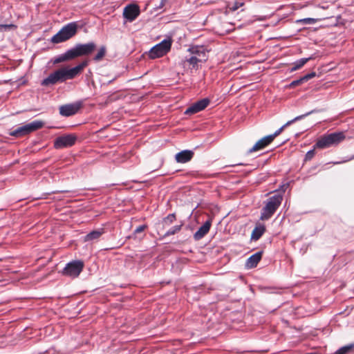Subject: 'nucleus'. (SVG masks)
<instances>
[{
    "label": "nucleus",
    "instance_id": "32",
    "mask_svg": "<svg viewBox=\"0 0 354 354\" xmlns=\"http://www.w3.org/2000/svg\"><path fill=\"white\" fill-rule=\"evenodd\" d=\"M317 21H318L317 19L308 17V18H304V19L298 20L297 22L301 23L304 24H314Z\"/></svg>",
    "mask_w": 354,
    "mask_h": 354
},
{
    "label": "nucleus",
    "instance_id": "38",
    "mask_svg": "<svg viewBox=\"0 0 354 354\" xmlns=\"http://www.w3.org/2000/svg\"><path fill=\"white\" fill-rule=\"evenodd\" d=\"M306 354H317V353L315 352H312V353H307Z\"/></svg>",
    "mask_w": 354,
    "mask_h": 354
},
{
    "label": "nucleus",
    "instance_id": "11",
    "mask_svg": "<svg viewBox=\"0 0 354 354\" xmlns=\"http://www.w3.org/2000/svg\"><path fill=\"white\" fill-rule=\"evenodd\" d=\"M209 100L208 98H203L192 104L186 109L185 113L191 115L198 113L204 110L209 105Z\"/></svg>",
    "mask_w": 354,
    "mask_h": 354
},
{
    "label": "nucleus",
    "instance_id": "15",
    "mask_svg": "<svg viewBox=\"0 0 354 354\" xmlns=\"http://www.w3.org/2000/svg\"><path fill=\"white\" fill-rule=\"evenodd\" d=\"M194 155L193 151L185 149L177 153L175 156V160L178 163H186L192 159Z\"/></svg>",
    "mask_w": 354,
    "mask_h": 354
},
{
    "label": "nucleus",
    "instance_id": "8",
    "mask_svg": "<svg viewBox=\"0 0 354 354\" xmlns=\"http://www.w3.org/2000/svg\"><path fill=\"white\" fill-rule=\"evenodd\" d=\"M77 140L74 134H65L57 137L54 141V147L57 149L72 147Z\"/></svg>",
    "mask_w": 354,
    "mask_h": 354
},
{
    "label": "nucleus",
    "instance_id": "27",
    "mask_svg": "<svg viewBox=\"0 0 354 354\" xmlns=\"http://www.w3.org/2000/svg\"><path fill=\"white\" fill-rule=\"evenodd\" d=\"M351 352H354V344L344 346L337 350L333 354H346Z\"/></svg>",
    "mask_w": 354,
    "mask_h": 354
},
{
    "label": "nucleus",
    "instance_id": "17",
    "mask_svg": "<svg viewBox=\"0 0 354 354\" xmlns=\"http://www.w3.org/2000/svg\"><path fill=\"white\" fill-rule=\"evenodd\" d=\"M57 82H62V79L58 69L51 73L46 78L44 79L41 84L44 86H48L54 85Z\"/></svg>",
    "mask_w": 354,
    "mask_h": 354
},
{
    "label": "nucleus",
    "instance_id": "19",
    "mask_svg": "<svg viewBox=\"0 0 354 354\" xmlns=\"http://www.w3.org/2000/svg\"><path fill=\"white\" fill-rule=\"evenodd\" d=\"M263 252L259 251L251 255L246 261L245 266L247 268H253L257 267L262 258Z\"/></svg>",
    "mask_w": 354,
    "mask_h": 354
},
{
    "label": "nucleus",
    "instance_id": "29",
    "mask_svg": "<svg viewBox=\"0 0 354 354\" xmlns=\"http://www.w3.org/2000/svg\"><path fill=\"white\" fill-rule=\"evenodd\" d=\"M176 220V214L174 213L169 214L162 220L163 225H169Z\"/></svg>",
    "mask_w": 354,
    "mask_h": 354
},
{
    "label": "nucleus",
    "instance_id": "21",
    "mask_svg": "<svg viewBox=\"0 0 354 354\" xmlns=\"http://www.w3.org/2000/svg\"><path fill=\"white\" fill-rule=\"evenodd\" d=\"M43 126H44V122L40 120H35L30 123L26 124L25 127H26L27 135L42 128Z\"/></svg>",
    "mask_w": 354,
    "mask_h": 354
},
{
    "label": "nucleus",
    "instance_id": "22",
    "mask_svg": "<svg viewBox=\"0 0 354 354\" xmlns=\"http://www.w3.org/2000/svg\"><path fill=\"white\" fill-rule=\"evenodd\" d=\"M104 233V230L103 228L91 231L84 236V241L97 240Z\"/></svg>",
    "mask_w": 354,
    "mask_h": 354
},
{
    "label": "nucleus",
    "instance_id": "36",
    "mask_svg": "<svg viewBox=\"0 0 354 354\" xmlns=\"http://www.w3.org/2000/svg\"><path fill=\"white\" fill-rule=\"evenodd\" d=\"M314 156H315L314 149L308 151L305 156V160H311L314 157Z\"/></svg>",
    "mask_w": 354,
    "mask_h": 354
},
{
    "label": "nucleus",
    "instance_id": "1",
    "mask_svg": "<svg viewBox=\"0 0 354 354\" xmlns=\"http://www.w3.org/2000/svg\"><path fill=\"white\" fill-rule=\"evenodd\" d=\"M346 138L342 131L333 132L322 136L316 142L315 147L318 149L328 148L337 145Z\"/></svg>",
    "mask_w": 354,
    "mask_h": 354
},
{
    "label": "nucleus",
    "instance_id": "3",
    "mask_svg": "<svg viewBox=\"0 0 354 354\" xmlns=\"http://www.w3.org/2000/svg\"><path fill=\"white\" fill-rule=\"evenodd\" d=\"M77 29L78 26L77 22L68 23L63 26L62 29L51 38L50 41L53 44L64 42L75 36L77 32Z\"/></svg>",
    "mask_w": 354,
    "mask_h": 354
},
{
    "label": "nucleus",
    "instance_id": "4",
    "mask_svg": "<svg viewBox=\"0 0 354 354\" xmlns=\"http://www.w3.org/2000/svg\"><path fill=\"white\" fill-rule=\"evenodd\" d=\"M88 64V62L85 60L71 68H68L67 67H62L59 68L58 71L62 79V82H64L68 80L74 79L82 73L83 69L87 66Z\"/></svg>",
    "mask_w": 354,
    "mask_h": 354
},
{
    "label": "nucleus",
    "instance_id": "31",
    "mask_svg": "<svg viewBox=\"0 0 354 354\" xmlns=\"http://www.w3.org/2000/svg\"><path fill=\"white\" fill-rule=\"evenodd\" d=\"M185 62H187L190 65H192L194 68L197 66L198 62H201V61H200V58H197L196 56H194V55H192L189 58H186Z\"/></svg>",
    "mask_w": 354,
    "mask_h": 354
},
{
    "label": "nucleus",
    "instance_id": "6",
    "mask_svg": "<svg viewBox=\"0 0 354 354\" xmlns=\"http://www.w3.org/2000/svg\"><path fill=\"white\" fill-rule=\"evenodd\" d=\"M84 263L80 260H75L68 263L62 271L64 276L71 278L77 277L84 268Z\"/></svg>",
    "mask_w": 354,
    "mask_h": 354
},
{
    "label": "nucleus",
    "instance_id": "14",
    "mask_svg": "<svg viewBox=\"0 0 354 354\" xmlns=\"http://www.w3.org/2000/svg\"><path fill=\"white\" fill-rule=\"evenodd\" d=\"M313 112H314V111H311L305 114L297 116L295 118H293L292 120L288 121L285 124H283L281 127H280L278 130H277L273 134L269 135V136H271V140L273 141V140L277 136H278L286 127L291 125L292 124H293L294 122H295L297 121H299V120L304 118L305 117L309 115L310 114H311Z\"/></svg>",
    "mask_w": 354,
    "mask_h": 354
},
{
    "label": "nucleus",
    "instance_id": "13",
    "mask_svg": "<svg viewBox=\"0 0 354 354\" xmlns=\"http://www.w3.org/2000/svg\"><path fill=\"white\" fill-rule=\"evenodd\" d=\"M313 112H314V111H311L305 114L297 116L295 118H293L292 120L288 121L285 124H283L281 127H280L278 130H277L273 134L269 135V136H271V140L273 141V140L277 136H278L286 127L291 125L292 124H293L294 122H295L297 121H299V120L304 118L305 117L309 115L310 114H311Z\"/></svg>",
    "mask_w": 354,
    "mask_h": 354
},
{
    "label": "nucleus",
    "instance_id": "34",
    "mask_svg": "<svg viewBox=\"0 0 354 354\" xmlns=\"http://www.w3.org/2000/svg\"><path fill=\"white\" fill-rule=\"evenodd\" d=\"M244 5L243 2H234L233 6L230 8L232 11H235L238 10L239 8L242 7Z\"/></svg>",
    "mask_w": 354,
    "mask_h": 354
},
{
    "label": "nucleus",
    "instance_id": "5",
    "mask_svg": "<svg viewBox=\"0 0 354 354\" xmlns=\"http://www.w3.org/2000/svg\"><path fill=\"white\" fill-rule=\"evenodd\" d=\"M171 46V40L165 39L151 48L149 52V56L151 59L161 57L170 50Z\"/></svg>",
    "mask_w": 354,
    "mask_h": 354
},
{
    "label": "nucleus",
    "instance_id": "20",
    "mask_svg": "<svg viewBox=\"0 0 354 354\" xmlns=\"http://www.w3.org/2000/svg\"><path fill=\"white\" fill-rule=\"evenodd\" d=\"M265 225L261 223H257L252 232L251 239L253 241L259 240L261 237V236L265 233Z\"/></svg>",
    "mask_w": 354,
    "mask_h": 354
},
{
    "label": "nucleus",
    "instance_id": "30",
    "mask_svg": "<svg viewBox=\"0 0 354 354\" xmlns=\"http://www.w3.org/2000/svg\"><path fill=\"white\" fill-rule=\"evenodd\" d=\"M181 227H182V225H174V226L171 227L165 234V236H169L174 235V234H176L181 230Z\"/></svg>",
    "mask_w": 354,
    "mask_h": 354
},
{
    "label": "nucleus",
    "instance_id": "9",
    "mask_svg": "<svg viewBox=\"0 0 354 354\" xmlns=\"http://www.w3.org/2000/svg\"><path fill=\"white\" fill-rule=\"evenodd\" d=\"M82 106L81 101L66 104L59 106V114L64 117H70L76 114Z\"/></svg>",
    "mask_w": 354,
    "mask_h": 354
},
{
    "label": "nucleus",
    "instance_id": "26",
    "mask_svg": "<svg viewBox=\"0 0 354 354\" xmlns=\"http://www.w3.org/2000/svg\"><path fill=\"white\" fill-rule=\"evenodd\" d=\"M10 135L17 138L27 135L25 124L10 132Z\"/></svg>",
    "mask_w": 354,
    "mask_h": 354
},
{
    "label": "nucleus",
    "instance_id": "16",
    "mask_svg": "<svg viewBox=\"0 0 354 354\" xmlns=\"http://www.w3.org/2000/svg\"><path fill=\"white\" fill-rule=\"evenodd\" d=\"M212 225V221L209 219L206 221L203 225H201L198 230L194 233V239L196 241L203 239L209 231Z\"/></svg>",
    "mask_w": 354,
    "mask_h": 354
},
{
    "label": "nucleus",
    "instance_id": "33",
    "mask_svg": "<svg viewBox=\"0 0 354 354\" xmlns=\"http://www.w3.org/2000/svg\"><path fill=\"white\" fill-rule=\"evenodd\" d=\"M147 228V225H139L134 230V234H138V233H141L143 231H145V230H146Z\"/></svg>",
    "mask_w": 354,
    "mask_h": 354
},
{
    "label": "nucleus",
    "instance_id": "23",
    "mask_svg": "<svg viewBox=\"0 0 354 354\" xmlns=\"http://www.w3.org/2000/svg\"><path fill=\"white\" fill-rule=\"evenodd\" d=\"M73 59L74 58L72 55L71 50V49H68L64 54L59 55L57 57H55V59H53V64H56Z\"/></svg>",
    "mask_w": 354,
    "mask_h": 354
},
{
    "label": "nucleus",
    "instance_id": "7",
    "mask_svg": "<svg viewBox=\"0 0 354 354\" xmlns=\"http://www.w3.org/2000/svg\"><path fill=\"white\" fill-rule=\"evenodd\" d=\"M96 48V44L93 41L86 44H77L71 48L73 58L91 55Z\"/></svg>",
    "mask_w": 354,
    "mask_h": 354
},
{
    "label": "nucleus",
    "instance_id": "12",
    "mask_svg": "<svg viewBox=\"0 0 354 354\" xmlns=\"http://www.w3.org/2000/svg\"><path fill=\"white\" fill-rule=\"evenodd\" d=\"M189 51L196 56L197 58H200V61L205 62L207 59L208 50L203 46H195L189 48Z\"/></svg>",
    "mask_w": 354,
    "mask_h": 354
},
{
    "label": "nucleus",
    "instance_id": "2",
    "mask_svg": "<svg viewBox=\"0 0 354 354\" xmlns=\"http://www.w3.org/2000/svg\"><path fill=\"white\" fill-rule=\"evenodd\" d=\"M282 200L283 196L281 194H276L268 198L265 207L262 209L261 220L263 221L270 218L280 206Z\"/></svg>",
    "mask_w": 354,
    "mask_h": 354
},
{
    "label": "nucleus",
    "instance_id": "24",
    "mask_svg": "<svg viewBox=\"0 0 354 354\" xmlns=\"http://www.w3.org/2000/svg\"><path fill=\"white\" fill-rule=\"evenodd\" d=\"M315 76H316L315 72H311L310 73H308V74L304 75L303 77H300L299 79L292 81L290 83V86L295 87L296 86H298V85L315 77Z\"/></svg>",
    "mask_w": 354,
    "mask_h": 354
},
{
    "label": "nucleus",
    "instance_id": "25",
    "mask_svg": "<svg viewBox=\"0 0 354 354\" xmlns=\"http://www.w3.org/2000/svg\"><path fill=\"white\" fill-rule=\"evenodd\" d=\"M313 59V57H309L306 58H301L296 62H295L292 65V68L290 69V71H295L299 68H301L303 66H304L309 60H311Z\"/></svg>",
    "mask_w": 354,
    "mask_h": 354
},
{
    "label": "nucleus",
    "instance_id": "28",
    "mask_svg": "<svg viewBox=\"0 0 354 354\" xmlns=\"http://www.w3.org/2000/svg\"><path fill=\"white\" fill-rule=\"evenodd\" d=\"M106 52V47L104 46H101L99 48L97 54L93 57V59L96 62L101 61L103 59V57L105 56Z\"/></svg>",
    "mask_w": 354,
    "mask_h": 354
},
{
    "label": "nucleus",
    "instance_id": "10",
    "mask_svg": "<svg viewBox=\"0 0 354 354\" xmlns=\"http://www.w3.org/2000/svg\"><path fill=\"white\" fill-rule=\"evenodd\" d=\"M140 13V7L137 4L131 3L124 7L123 17L129 22H132L139 16Z\"/></svg>",
    "mask_w": 354,
    "mask_h": 354
},
{
    "label": "nucleus",
    "instance_id": "37",
    "mask_svg": "<svg viewBox=\"0 0 354 354\" xmlns=\"http://www.w3.org/2000/svg\"><path fill=\"white\" fill-rule=\"evenodd\" d=\"M165 1H166V0H162L161 6H163Z\"/></svg>",
    "mask_w": 354,
    "mask_h": 354
},
{
    "label": "nucleus",
    "instance_id": "35",
    "mask_svg": "<svg viewBox=\"0 0 354 354\" xmlns=\"http://www.w3.org/2000/svg\"><path fill=\"white\" fill-rule=\"evenodd\" d=\"M15 27V26L13 24H0V32L3 31V30H9Z\"/></svg>",
    "mask_w": 354,
    "mask_h": 354
},
{
    "label": "nucleus",
    "instance_id": "18",
    "mask_svg": "<svg viewBox=\"0 0 354 354\" xmlns=\"http://www.w3.org/2000/svg\"><path fill=\"white\" fill-rule=\"evenodd\" d=\"M272 142V140H271V136H265L257 142V143L251 149H249L248 153H250L263 149L269 145Z\"/></svg>",
    "mask_w": 354,
    "mask_h": 354
}]
</instances>
